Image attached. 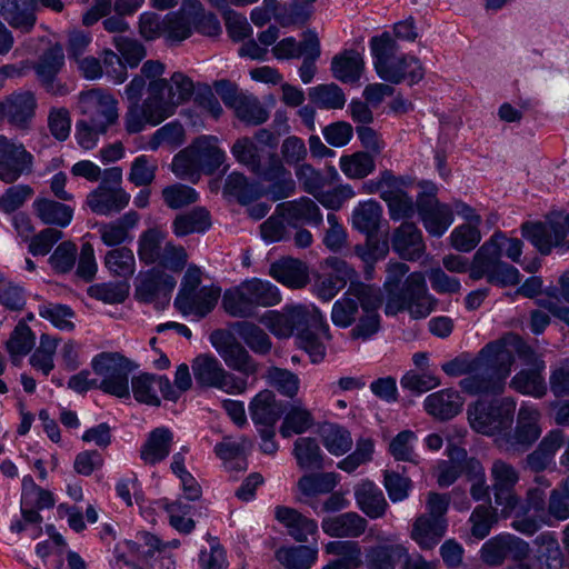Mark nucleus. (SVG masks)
Wrapping results in <instances>:
<instances>
[{
  "label": "nucleus",
  "instance_id": "obj_1",
  "mask_svg": "<svg viewBox=\"0 0 569 569\" xmlns=\"http://www.w3.org/2000/svg\"><path fill=\"white\" fill-rule=\"evenodd\" d=\"M512 338L487 343L477 356V363L468 377L459 381L460 389L469 396H498L505 391L506 381L515 363Z\"/></svg>",
  "mask_w": 569,
  "mask_h": 569
},
{
  "label": "nucleus",
  "instance_id": "obj_2",
  "mask_svg": "<svg viewBox=\"0 0 569 569\" xmlns=\"http://www.w3.org/2000/svg\"><path fill=\"white\" fill-rule=\"evenodd\" d=\"M381 302L382 298L378 288L365 283L352 284L333 303L331 320L339 328H348L358 320L350 330V336L352 339L367 340L380 329L378 309Z\"/></svg>",
  "mask_w": 569,
  "mask_h": 569
},
{
  "label": "nucleus",
  "instance_id": "obj_3",
  "mask_svg": "<svg viewBox=\"0 0 569 569\" xmlns=\"http://www.w3.org/2000/svg\"><path fill=\"white\" fill-rule=\"evenodd\" d=\"M373 68L380 79L392 84L409 80L418 83L425 76L420 60L400 51V47L389 32L372 37L369 41Z\"/></svg>",
  "mask_w": 569,
  "mask_h": 569
},
{
  "label": "nucleus",
  "instance_id": "obj_4",
  "mask_svg": "<svg viewBox=\"0 0 569 569\" xmlns=\"http://www.w3.org/2000/svg\"><path fill=\"white\" fill-rule=\"evenodd\" d=\"M281 295L277 286L268 280L251 278L224 291L222 307L224 311L238 318H250L258 308L278 305Z\"/></svg>",
  "mask_w": 569,
  "mask_h": 569
},
{
  "label": "nucleus",
  "instance_id": "obj_5",
  "mask_svg": "<svg viewBox=\"0 0 569 569\" xmlns=\"http://www.w3.org/2000/svg\"><path fill=\"white\" fill-rule=\"evenodd\" d=\"M438 303L428 290L426 276L422 272H411L399 290H389L385 305L387 316H396L407 311L412 319H425Z\"/></svg>",
  "mask_w": 569,
  "mask_h": 569
},
{
  "label": "nucleus",
  "instance_id": "obj_6",
  "mask_svg": "<svg viewBox=\"0 0 569 569\" xmlns=\"http://www.w3.org/2000/svg\"><path fill=\"white\" fill-rule=\"evenodd\" d=\"M516 406L511 397L479 399L468 406V422L480 435L501 438L513 423Z\"/></svg>",
  "mask_w": 569,
  "mask_h": 569
},
{
  "label": "nucleus",
  "instance_id": "obj_7",
  "mask_svg": "<svg viewBox=\"0 0 569 569\" xmlns=\"http://www.w3.org/2000/svg\"><path fill=\"white\" fill-rule=\"evenodd\" d=\"M202 272L197 266H189L174 299L176 309L183 316H192L197 320L210 313L221 296L217 286H201Z\"/></svg>",
  "mask_w": 569,
  "mask_h": 569
},
{
  "label": "nucleus",
  "instance_id": "obj_8",
  "mask_svg": "<svg viewBox=\"0 0 569 569\" xmlns=\"http://www.w3.org/2000/svg\"><path fill=\"white\" fill-rule=\"evenodd\" d=\"M495 242L496 239H489L476 251L470 262V279L477 281L486 278L489 283L500 287L518 284L519 270L501 260Z\"/></svg>",
  "mask_w": 569,
  "mask_h": 569
},
{
  "label": "nucleus",
  "instance_id": "obj_9",
  "mask_svg": "<svg viewBox=\"0 0 569 569\" xmlns=\"http://www.w3.org/2000/svg\"><path fill=\"white\" fill-rule=\"evenodd\" d=\"M522 236L529 240L537 250L543 254H549L552 249L559 253L569 251V213H561L548 217L543 222L523 223Z\"/></svg>",
  "mask_w": 569,
  "mask_h": 569
},
{
  "label": "nucleus",
  "instance_id": "obj_10",
  "mask_svg": "<svg viewBox=\"0 0 569 569\" xmlns=\"http://www.w3.org/2000/svg\"><path fill=\"white\" fill-rule=\"evenodd\" d=\"M122 170L119 167L103 171L100 184L87 196L90 210L100 216H111L124 209L130 194L121 188Z\"/></svg>",
  "mask_w": 569,
  "mask_h": 569
},
{
  "label": "nucleus",
  "instance_id": "obj_11",
  "mask_svg": "<svg viewBox=\"0 0 569 569\" xmlns=\"http://www.w3.org/2000/svg\"><path fill=\"white\" fill-rule=\"evenodd\" d=\"M196 382L206 388H216L228 395H242L248 389V380L223 368L220 361L208 355H200L192 362Z\"/></svg>",
  "mask_w": 569,
  "mask_h": 569
},
{
  "label": "nucleus",
  "instance_id": "obj_12",
  "mask_svg": "<svg viewBox=\"0 0 569 569\" xmlns=\"http://www.w3.org/2000/svg\"><path fill=\"white\" fill-rule=\"evenodd\" d=\"M546 493L540 487L529 488L526 498L518 496V501L511 508H506L501 516L512 517L511 527L520 533L532 536L543 525L548 523L546 512Z\"/></svg>",
  "mask_w": 569,
  "mask_h": 569
},
{
  "label": "nucleus",
  "instance_id": "obj_13",
  "mask_svg": "<svg viewBox=\"0 0 569 569\" xmlns=\"http://www.w3.org/2000/svg\"><path fill=\"white\" fill-rule=\"evenodd\" d=\"M94 373L102 379L99 389L119 398L129 397L130 361L118 352H101L91 361Z\"/></svg>",
  "mask_w": 569,
  "mask_h": 569
},
{
  "label": "nucleus",
  "instance_id": "obj_14",
  "mask_svg": "<svg viewBox=\"0 0 569 569\" xmlns=\"http://www.w3.org/2000/svg\"><path fill=\"white\" fill-rule=\"evenodd\" d=\"M540 418L541 413L535 405L522 403L513 432L508 430L503 437L497 438L498 447L507 452L528 450L541 436Z\"/></svg>",
  "mask_w": 569,
  "mask_h": 569
},
{
  "label": "nucleus",
  "instance_id": "obj_15",
  "mask_svg": "<svg viewBox=\"0 0 569 569\" xmlns=\"http://www.w3.org/2000/svg\"><path fill=\"white\" fill-rule=\"evenodd\" d=\"M78 108L82 119L98 124L99 128L109 130L119 120L118 100L101 88L80 92Z\"/></svg>",
  "mask_w": 569,
  "mask_h": 569
},
{
  "label": "nucleus",
  "instance_id": "obj_16",
  "mask_svg": "<svg viewBox=\"0 0 569 569\" xmlns=\"http://www.w3.org/2000/svg\"><path fill=\"white\" fill-rule=\"evenodd\" d=\"M320 320V311L303 306L287 308L283 312L270 310L260 319V322L277 338H289L303 326H317Z\"/></svg>",
  "mask_w": 569,
  "mask_h": 569
},
{
  "label": "nucleus",
  "instance_id": "obj_17",
  "mask_svg": "<svg viewBox=\"0 0 569 569\" xmlns=\"http://www.w3.org/2000/svg\"><path fill=\"white\" fill-rule=\"evenodd\" d=\"M369 192H378L387 203L390 219L399 221L415 214V202L399 186L398 179L391 171L385 170L377 180L368 184Z\"/></svg>",
  "mask_w": 569,
  "mask_h": 569
},
{
  "label": "nucleus",
  "instance_id": "obj_18",
  "mask_svg": "<svg viewBox=\"0 0 569 569\" xmlns=\"http://www.w3.org/2000/svg\"><path fill=\"white\" fill-rule=\"evenodd\" d=\"M251 172L270 183L266 193L273 201L286 199L296 191V182L291 172L274 152L269 153L264 162L260 159Z\"/></svg>",
  "mask_w": 569,
  "mask_h": 569
},
{
  "label": "nucleus",
  "instance_id": "obj_19",
  "mask_svg": "<svg viewBox=\"0 0 569 569\" xmlns=\"http://www.w3.org/2000/svg\"><path fill=\"white\" fill-rule=\"evenodd\" d=\"M33 156L22 142L0 136V180L13 183L33 168Z\"/></svg>",
  "mask_w": 569,
  "mask_h": 569
},
{
  "label": "nucleus",
  "instance_id": "obj_20",
  "mask_svg": "<svg viewBox=\"0 0 569 569\" xmlns=\"http://www.w3.org/2000/svg\"><path fill=\"white\" fill-rule=\"evenodd\" d=\"M490 478L495 503L500 507L502 513L506 508L513 507L518 501L516 486L520 479L519 471L511 463L496 459L490 468Z\"/></svg>",
  "mask_w": 569,
  "mask_h": 569
},
{
  "label": "nucleus",
  "instance_id": "obj_21",
  "mask_svg": "<svg viewBox=\"0 0 569 569\" xmlns=\"http://www.w3.org/2000/svg\"><path fill=\"white\" fill-rule=\"evenodd\" d=\"M131 387L134 399L149 406L160 405L158 390L167 400L177 401L179 399V393L166 376L143 373L132 379Z\"/></svg>",
  "mask_w": 569,
  "mask_h": 569
},
{
  "label": "nucleus",
  "instance_id": "obj_22",
  "mask_svg": "<svg viewBox=\"0 0 569 569\" xmlns=\"http://www.w3.org/2000/svg\"><path fill=\"white\" fill-rule=\"evenodd\" d=\"M176 283L172 276L158 269H151L140 277L134 296L137 300L144 303L168 301Z\"/></svg>",
  "mask_w": 569,
  "mask_h": 569
},
{
  "label": "nucleus",
  "instance_id": "obj_23",
  "mask_svg": "<svg viewBox=\"0 0 569 569\" xmlns=\"http://www.w3.org/2000/svg\"><path fill=\"white\" fill-rule=\"evenodd\" d=\"M417 209L423 227L433 237H441L453 221L449 206L440 203L435 196L420 197Z\"/></svg>",
  "mask_w": 569,
  "mask_h": 569
},
{
  "label": "nucleus",
  "instance_id": "obj_24",
  "mask_svg": "<svg viewBox=\"0 0 569 569\" xmlns=\"http://www.w3.org/2000/svg\"><path fill=\"white\" fill-rule=\"evenodd\" d=\"M277 210L286 218L290 228H299L303 224L320 227L323 221L320 208L309 197L278 203Z\"/></svg>",
  "mask_w": 569,
  "mask_h": 569
},
{
  "label": "nucleus",
  "instance_id": "obj_25",
  "mask_svg": "<svg viewBox=\"0 0 569 569\" xmlns=\"http://www.w3.org/2000/svg\"><path fill=\"white\" fill-rule=\"evenodd\" d=\"M545 370V360L535 357L529 368L521 369L511 378L510 387L521 395L541 399L548 392V386L543 376Z\"/></svg>",
  "mask_w": 569,
  "mask_h": 569
},
{
  "label": "nucleus",
  "instance_id": "obj_26",
  "mask_svg": "<svg viewBox=\"0 0 569 569\" xmlns=\"http://www.w3.org/2000/svg\"><path fill=\"white\" fill-rule=\"evenodd\" d=\"M465 399L453 388H445L428 395L423 400L425 411L436 420L448 421L458 416Z\"/></svg>",
  "mask_w": 569,
  "mask_h": 569
},
{
  "label": "nucleus",
  "instance_id": "obj_27",
  "mask_svg": "<svg viewBox=\"0 0 569 569\" xmlns=\"http://www.w3.org/2000/svg\"><path fill=\"white\" fill-rule=\"evenodd\" d=\"M528 543L513 536H497L481 547V559L489 566H500L507 557L526 556Z\"/></svg>",
  "mask_w": 569,
  "mask_h": 569
},
{
  "label": "nucleus",
  "instance_id": "obj_28",
  "mask_svg": "<svg viewBox=\"0 0 569 569\" xmlns=\"http://www.w3.org/2000/svg\"><path fill=\"white\" fill-rule=\"evenodd\" d=\"M391 243L401 258L410 261L420 259L426 250L422 233L412 222H403L395 229Z\"/></svg>",
  "mask_w": 569,
  "mask_h": 569
},
{
  "label": "nucleus",
  "instance_id": "obj_29",
  "mask_svg": "<svg viewBox=\"0 0 569 569\" xmlns=\"http://www.w3.org/2000/svg\"><path fill=\"white\" fill-rule=\"evenodd\" d=\"M7 120L12 126L26 129L36 116L37 99L31 91H18L8 96L4 100Z\"/></svg>",
  "mask_w": 569,
  "mask_h": 569
},
{
  "label": "nucleus",
  "instance_id": "obj_30",
  "mask_svg": "<svg viewBox=\"0 0 569 569\" xmlns=\"http://www.w3.org/2000/svg\"><path fill=\"white\" fill-rule=\"evenodd\" d=\"M274 518L287 528L288 535L298 542H307L309 536L318 532L317 521L303 516L295 508L277 506Z\"/></svg>",
  "mask_w": 569,
  "mask_h": 569
},
{
  "label": "nucleus",
  "instance_id": "obj_31",
  "mask_svg": "<svg viewBox=\"0 0 569 569\" xmlns=\"http://www.w3.org/2000/svg\"><path fill=\"white\" fill-rule=\"evenodd\" d=\"M0 17L23 33H29L37 22L32 0H0Z\"/></svg>",
  "mask_w": 569,
  "mask_h": 569
},
{
  "label": "nucleus",
  "instance_id": "obj_32",
  "mask_svg": "<svg viewBox=\"0 0 569 569\" xmlns=\"http://www.w3.org/2000/svg\"><path fill=\"white\" fill-rule=\"evenodd\" d=\"M367 520L357 512L349 511L321 521L322 531L336 538H357L367 529Z\"/></svg>",
  "mask_w": 569,
  "mask_h": 569
},
{
  "label": "nucleus",
  "instance_id": "obj_33",
  "mask_svg": "<svg viewBox=\"0 0 569 569\" xmlns=\"http://www.w3.org/2000/svg\"><path fill=\"white\" fill-rule=\"evenodd\" d=\"M139 220V214L131 210L113 221L98 223L97 229L101 241L109 247L131 241L130 231L137 227Z\"/></svg>",
  "mask_w": 569,
  "mask_h": 569
},
{
  "label": "nucleus",
  "instance_id": "obj_34",
  "mask_svg": "<svg viewBox=\"0 0 569 569\" xmlns=\"http://www.w3.org/2000/svg\"><path fill=\"white\" fill-rule=\"evenodd\" d=\"M284 407L274 392L264 389L258 392L249 405V411L254 425H276L281 418Z\"/></svg>",
  "mask_w": 569,
  "mask_h": 569
},
{
  "label": "nucleus",
  "instance_id": "obj_35",
  "mask_svg": "<svg viewBox=\"0 0 569 569\" xmlns=\"http://www.w3.org/2000/svg\"><path fill=\"white\" fill-rule=\"evenodd\" d=\"M216 348L227 367L240 372L241 377L248 380V377L258 373L260 369L259 363L240 342L233 340Z\"/></svg>",
  "mask_w": 569,
  "mask_h": 569
},
{
  "label": "nucleus",
  "instance_id": "obj_36",
  "mask_svg": "<svg viewBox=\"0 0 569 569\" xmlns=\"http://www.w3.org/2000/svg\"><path fill=\"white\" fill-rule=\"evenodd\" d=\"M319 322L317 326H303L296 337L299 348L309 355L312 363H319L326 357V346L319 336L331 338L329 326L321 313Z\"/></svg>",
  "mask_w": 569,
  "mask_h": 569
},
{
  "label": "nucleus",
  "instance_id": "obj_37",
  "mask_svg": "<svg viewBox=\"0 0 569 569\" xmlns=\"http://www.w3.org/2000/svg\"><path fill=\"white\" fill-rule=\"evenodd\" d=\"M140 106L143 108L150 126L161 123L176 111L173 103L164 96L163 84L156 82L154 80L149 82L148 97L142 103H140Z\"/></svg>",
  "mask_w": 569,
  "mask_h": 569
},
{
  "label": "nucleus",
  "instance_id": "obj_38",
  "mask_svg": "<svg viewBox=\"0 0 569 569\" xmlns=\"http://www.w3.org/2000/svg\"><path fill=\"white\" fill-rule=\"evenodd\" d=\"M355 499L359 509L371 519L383 517L388 509L382 490L370 480L362 481L355 488Z\"/></svg>",
  "mask_w": 569,
  "mask_h": 569
},
{
  "label": "nucleus",
  "instance_id": "obj_39",
  "mask_svg": "<svg viewBox=\"0 0 569 569\" xmlns=\"http://www.w3.org/2000/svg\"><path fill=\"white\" fill-rule=\"evenodd\" d=\"M446 531V518H435L421 515L413 522L411 538L421 549L429 550L438 545Z\"/></svg>",
  "mask_w": 569,
  "mask_h": 569
},
{
  "label": "nucleus",
  "instance_id": "obj_40",
  "mask_svg": "<svg viewBox=\"0 0 569 569\" xmlns=\"http://www.w3.org/2000/svg\"><path fill=\"white\" fill-rule=\"evenodd\" d=\"M173 443L172 432L164 427L153 429L140 449V458L147 465H156L164 460Z\"/></svg>",
  "mask_w": 569,
  "mask_h": 569
},
{
  "label": "nucleus",
  "instance_id": "obj_41",
  "mask_svg": "<svg viewBox=\"0 0 569 569\" xmlns=\"http://www.w3.org/2000/svg\"><path fill=\"white\" fill-rule=\"evenodd\" d=\"M270 276L290 288H302L308 282V267L299 259L284 258L270 267Z\"/></svg>",
  "mask_w": 569,
  "mask_h": 569
},
{
  "label": "nucleus",
  "instance_id": "obj_42",
  "mask_svg": "<svg viewBox=\"0 0 569 569\" xmlns=\"http://www.w3.org/2000/svg\"><path fill=\"white\" fill-rule=\"evenodd\" d=\"M363 69V57L356 50H345L335 56L331 61L333 77L343 83L358 82Z\"/></svg>",
  "mask_w": 569,
  "mask_h": 569
},
{
  "label": "nucleus",
  "instance_id": "obj_43",
  "mask_svg": "<svg viewBox=\"0 0 569 569\" xmlns=\"http://www.w3.org/2000/svg\"><path fill=\"white\" fill-rule=\"evenodd\" d=\"M218 142L214 136H201L191 143L201 170L207 173H213L226 160V152Z\"/></svg>",
  "mask_w": 569,
  "mask_h": 569
},
{
  "label": "nucleus",
  "instance_id": "obj_44",
  "mask_svg": "<svg viewBox=\"0 0 569 569\" xmlns=\"http://www.w3.org/2000/svg\"><path fill=\"white\" fill-rule=\"evenodd\" d=\"M407 548L400 543H385L372 546L367 549L365 563L367 569H396V566L403 556Z\"/></svg>",
  "mask_w": 569,
  "mask_h": 569
},
{
  "label": "nucleus",
  "instance_id": "obj_45",
  "mask_svg": "<svg viewBox=\"0 0 569 569\" xmlns=\"http://www.w3.org/2000/svg\"><path fill=\"white\" fill-rule=\"evenodd\" d=\"M32 207L36 216L44 224L64 228L70 224L73 217V209L70 206L49 198H37Z\"/></svg>",
  "mask_w": 569,
  "mask_h": 569
},
{
  "label": "nucleus",
  "instance_id": "obj_46",
  "mask_svg": "<svg viewBox=\"0 0 569 569\" xmlns=\"http://www.w3.org/2000/svg\"><path fill=\"white\" fill-rule=\"evenodd\" d=\"M223 194L236 199L242 206H249L262 196L259 183L249 181L240 172L230 173L224 181Z\"/></svg>",
  "mask_w": 569,
  "mask_h": 569
},
{
  "label": "nucleus",
  "instance_id": "obj_47",
  "mask_svg": "<svg viewBox=\"0 0 569 569\" xmlns=\"http://www.w3.org/2000/svg\"><path fill=\"white\" fill-rule=\"evenodd\" d=\"M64 63L63 49L56 43L48 48L34 66L38 78L49 91L53 90V80Z\"/></svg>",
  "mask_w": 569,
  "mask_h": 569
},
{
  "label": "nucleus",
  "instance_id": "obj_48",
  "mask_svg": "<svg viewBox=\"0 0 569 569\" xmlns=\"http://www.w3.org/2000/svg\"><path fill=\"white\" fill-rule=\"evenodd\" d=\"M382 218V208L376 200L360 202L352 211V227L367 237H375Z\"/></svg>",
  "mask_w": 569,
  "mask_h": 569
},
{
  "label": "nucleus",
  "instance_id": "obj_49",
  "mask_svg": "<svg viewBox=\"0 0 569 569\" xmlns=\"http://www.w3.org/2000/svg\"><path fill=\"white\" fill-rule=\"evenodd\" d=\"M536 558L541 569H561L563 555L553 533L543 532L536 537Z\"/></svg>",
  "mask_w": 569,
  "mask_h": 569
},
{
  "label": "nucleus",
  "instance_id": "obj_50",
  "mask_svg": "<svg viewBox=\"0 0 569 569\" xmlns=\"http://www.w3.org/2000/svg\"><path fill=\"white\" fill-rule=\"evenodd\" d=\"M210 226L209 211L203 207H197L189 212L177 216L172 222V231L177 237H186L191 233H202Z\"/></svg>",
  "mask_w": 569,
  "mask_h": 569
},
{
  "label": "nucleus",
  "instance_id": "obj_51",
  "mask_svg": "<svg viewBox=\"0 0 569 569\" xmlns=\"http://www.w3.org/2000/svg\"><path fill=\"white\" fill-rule=\"evenodd\" d=\"M276 558L287 569H309L318 558V549L303 545L282 547Z\"/></svg>",
  "mask_w": 569,
  "mask_h": 569
},
{
  "label": "nucleus",
  "instance_id": "obj_52",
  "mask_svg": "<svg viewBox=\"0 0 569 569\" xmlns=\"http://www.w3.org/2000/svg\"><path fill=\"white\" fill-rule=\"evenodd\" d=\"M313 423L312 413L302 405L301 400H298L289 407L280 427V435L283 438H289L293 433L300 435L310 429Z\"/></svg>",
  "mask_w": 569,
  "mask_h": 569
},
{
  "label": "nucleus",
  "instance_id": "obj_53",
  "mask_svg": "<svg viewBox=\"0 0 569 569\" xmlns=\"http://www.w3.org/2000/svg\"><path fill=\"white\" fill-rule=\"evenodd\" d=\"M293 456L301 469L316 470L323 468V455L315 438H298L295 441Z\"/></svg>",
  "mask_w": 569,
  "mask_h": 569
},
{
  "label": "nucleus",
  "instance_id": "obj_54",
  "mask_svg": "<svg viewBox=\"0 0 569 569\" xmlns=\"http://www.w3.org/2000/svg\"><path fill=\"white\" fill-rule=\"evenodd\" d=\"M166 233L157 228L143 231L138 240V257L147 266L156 264L166 243Z\"/></svg>",
  "mask_w": 569,
  "mask_h": 569
},
{
  "label": "nucleus",
  "instance_id": "obj_55",
  "mask_svg": "<svg viewBox=\"0 0 569 569\" xmlns=\"http://www.w3.org/2000/svg\"><path fill=\"white\" fill-rule=\"evenodd\" d=\"M236 331L253 353L266 356L271 351L272 341L269 335L256 323L240 322L237 325Z\"/></svg>",
  "mask_w": 569,
  "mask_h": 569
},
{
  "label": "nucleus",
  "instance_id": "obj_56",
  "mask_svg": "<svg viewBox=\"0 0 569 569\" xmlns=\"http://www.w3.org/2000/svg\"><path fill=\"white\" fill-rule=\"evenodd\" d=\"M154 81L163 84L164 96L173 103L174 108L188 101L194 91L193 81L180 71L174 72L169 80L159 79Z\"/></svg>",
  "mask_w": 569,
  "mask_h": 569
},
{
  "label": "nucleus",
  "instance_id": "obj_57",
  "mask_svg": "<svg viewBox=\"0 0 569 569\" xmlns=\"http://www.w3.org/2000/svg\"><path fill=\"white\" fill-rule=\"evenodd\" d=\"M341 171L349 179H363L376 169L373 157L369 152L357 151L352 154L342 156L339 160Z\"/></svg>",
  "mask_w": 569,
  "mask_h": 569
},
{
  "label": "nucleus",
  "instance_id": "obj_58",
  "mask_svg": "<svg viewBox=\"0 0 569 569\" xmlns=\"http://www.w3.org/2000/svg\"><path fill=\"white\" fill-rule=\"evenodd\" d=\"M59 340L42 335L40 337L39 347L33 351L29 358V363L32 368L41 371L43 376H49L54 368V355L57 351Z\"/></svg>",
  "mask_w": 569,
  "mask_h": 569
},
{
  "label": "nucleus",
  "instance_id": "obj_59",
  "mask_svg": "<svg viewBox=\"0 0 569 569\" xmlns=\"http://www.w3.org/2000/svg\"><path fill=\"white\" fill-rule=\"evenodd\" d=\"M308 94L310 100L321 109H342L346 104V96L336 83L312 87Z\"/></svg>",
  "mask_w": 569,
  "mask_h": 569
},
{
  "label": "nucleus",
  "instance_id": "obj_60",
  "mask_svg": "<svg viewBox=\"0 0 569 569\" xmlns=\"http://www.w3.org/2000/svg\"><path fill=\"white\" fill-rule=\"evenodd\" d=\"M106 268L114 276L129 278L136 271V259L131 249L120 247L106 253Z\"/></svg>",
  "mask_w": 569,
  "mask_h": 569
},
{
  "label": "nucleus",
  "instance_id": "obj_61",
  "mask_svg": "<svg viewBox=\"0 0 569 569\" xmlns=\"http://www.w3.org/2000/svg\"><path fill=\"white\" fill-rule=\"evenodd\" d=\"M267 382L280 395L293 399L300 388L299 377L288 369L270 367L266 373Z\"/></svg>",
  "mask_w": 569,
  "mask_h": 569
},
{
  "label": "nucleus",
  "instance_id": "obj_62",
  "mask_svg": "<svg viewBox=\"0 0 569 569\" xmlns=\"http://www.w3.org/2000/svg\"><path fill=\"white\" fill-rule=\"evenodd\" d=\"M321 437L326 449L335 456H342L352 447L350 432L336 423L326 425L322 428Z\"/></svg>",
  "mask_w": 569,
  "mask_h": 569
},
{
  "label": "nucleus",
  "instance_id": "obj_63",
  "mask_svg": "<svg viewBox=\"0 0 569 569\" xmlns=\"http://www.w3.org/2000/svg\"><path fill=\"white\" fill-rule=\"evenodd\" d=\"M339 477L335 472L310 473L302 476L298 488L305 496H316L331 492L337 486Z\"/></svg>",
  "mask_w": 569,
  "mask_h": 569
},
{
  "label": "nucleus",
  "instance_id": "obj_64",
  "mask_svg": "<svg viewBox=\"0 0 569 569\" xmlns=\"http://www.w3.org/2000/svg\"><path fill=\"white\" fill-rule=\"evenodd\" d=\"M232 109L238 119L250 126L261 124L269 118L268 111L253 96L243 94Z\"/></svg>",
  "mask_w": 569,
  "mask_h": 569
}]
</instances>
